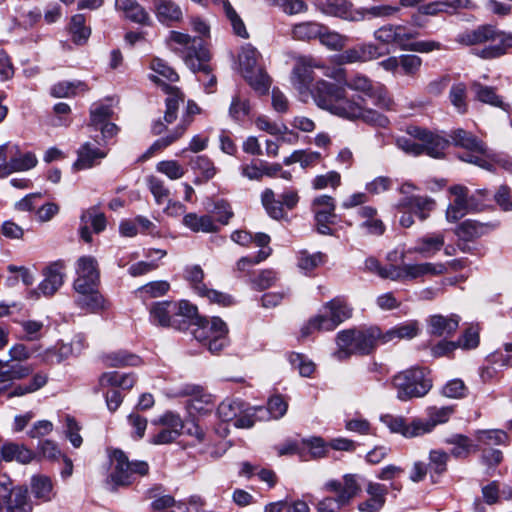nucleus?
I'll return each mask as SVG.
<instances>
[{
	"instance_id": "f257e3e1",
	"label": "nucleus",
	"mask_w": 512,
	"mask_h": 512,
	"mask_svg": "<svg viewBox=\"0 0 512 512\" xmlns=\"http://www.w3.org/2000/svg\"><path fill=\"white\" fill-rule=\"evenodd\" d=\"M324 64L312 56H297L290 75V83L302 102L311 98L314 104L336 117L355 120L369 116L362 98H348L343 86L325 79L315 80L314 69H322Z\"/></svg>"
},
{
	"instance_id": "f03ea898",
	"label": "nucleus",
	"mask_w": 512,
	"mask_h": 512,
	"mask_svg": "<svg viewBox=\"0 0 512 512\" xmlns=\"http://www.w3.org/2000/svg\"><path fill=\"white\" fill-rule=\"evenodd\" d=\"M74 289L77 305L90 312L106 309L108 302L98 291L99 270L97 260L92 256H82L76 263Z\"/></svg>"
},
{
	"instance_id": "7ed1b4c3",
	"label": "nucleus",
	"mask_w": 512,
	"mask_h": 512,
	"mask_svg": "<svg viewBox=\"0 0 512 512\" xmlns=\"http://www.w3.org/2000/svg\"><path fill=\"white\" fill-rule=\"evenodd\" d=\"M337 84L344 87L348 98H362L364 106L369 112V116L359 117L354 121L363 120L365 122L377 123L379 125H384V123H386V118L368 108L366 103V99L368 98L379 108H389L391 105V99L389 98L387 89L383 84L374 82L362 73H356L343 83L338 82Z\"/></svg>"
},
{
	"instance_id": "20e7f679",
	"label": "nucleus",
	"mask_w": 512,
	"mask_h": 512,
	"mask_svg": "<svg viewBox=\"0 0 512 512\" xmlns=\"http://www.w3.org/2000/svg\"><path fill=\"white\" fill-rule=\"evenodd\" d=\"M457 41L468 46H483L476 49L475 54L483 59H493L506 54L512 48V33L484 25L459 34Z\"/></svg>"
},
{
	"instance_id": "39448f33",
	"label": "nucleus",
	"mask_w": 512,
	"mask_h": 512,
	"mask_svg": "<svg viewBox=\"0 0 512 512\" xmlns=\"http://www.w3.org/2000/svg\"><path fill=\"white\" fill-rule=\"evenodd\" d=\"M198 318V309L187 300L158 301L149 308V320L153 325L185 329Z\"/></svg>"
},
{
	"instance_id": "423d86ee",
	"label": "nucleus",
	"mask_w": 512,
	"mask_h": 512,
	"mask_svg": "<svg viewBox=\"0 0 512 512\" xmlns=\"http://www.w3.org/2000/svg\"><path fill=\"white\" fill-rule=\"evenodd\" d=\"M166 42L171 51L178 55L193 73L202 68V62H208L210 59L209 51L201 41L187 33L172 30Z\"/></svg>"
},
{
	"instance_id": "0eeeda50",
	"label": "nucleus",
	"mask_w": 512,
	"mask_h": 512,
	"mask_svg": "<svg viewBox=\"0 0 512 512\" xmlns=\"http://www.w3.org/2000/svg\"><path fill=\"white\" fill-rule=\"evenodd\" d=\"M429 370L413 367L393 376L392 385L397 390V398L407 401L412 398L424 397L432 388Z\"/></svg>"
},
{
	"instance_id": "6e6552de",
	"label": "nucleus",
	"mask_w": 512,
	"mask_h": 512,
	"mask_svg": "<svg viewBox=\"0 0 512 512\" xmlns=\"http://www.w3.org/2000/svg\"><path fill=\"white\" fill-rule=\"evenodd\" d=\"M449 192L452 200L446 209V220L450 223L457 222L469 212L482 210L488 196L486 189L477 190L475 194L468 196V188L463 185H453Z\"/></svg>"
},
{
	"instance_id": "1a4fd4ad",
	"label": "nucleus",
	"mask_w": 512,
	"mask_h": 512,
	"mask_svg": "<svg viewBox=\"0 0 512 512\" xmlns=\"http://www.w3.org/2000/svg\"><path fill=\"white\" fill-rule=\"evenodd\" d=\"M109 460L108 483L115 487L129 485L138 476H144L149 471V466L145 461L130 462L123 451L118 449L110 451Z\"/></svg>"
},
{
	"instance_id": "9d476101",
	"label": "nucleus",
	"mask_w": 512,
	"mask_h": 512,
	"mask_svg": "<svg viewBox=\"0 0 512 512\" xmlns=\"http://www.w3.org/2000/svg\"><path fill=\"white\" fill-rule=\"evenodd\" d=\"M192 334L211 353L220 352L229 342L228 327L219 317L197 319Z\"/></svg>"
},
{
	"instance_id": "9b49d317",
	"label": "nucleus",
	"mask_w": 512,
	"mask_h": 512,
	"mask_svg": "<svg viewBox=\"0 0 512 512\" xmlns=\"http://www.w3.org/2000/svg\"><path fill=\"white\" fill-rule=\"evenodd\" d=\"M259 52L251 45L242 47L239 53L240 72L248 84L259 94H266L271 86V79L258 65Z\"/></svg>"
},
{
	"instance_id": "f8f14e48",
	"label": "nucleus",
	"mask_w": 512,
	"mask_h": 512,
	"mask_svg": "<svg viewBox=\"0 0 512 512\" xmlns=\"http://www.w3.org/2000/svg\"><path fill=\"white\" fill-rule=\"evenodd\" d=\"M436 207V202L429 196L411 195L401 197L395 209L401 213L399 223L404 228H409L414 224L413 214L421 221L430 217V214Z\"/></svg>"
},
{
	"instance_id": "ddd939ff",
	"label": "nucleus",
	"mask_w": 512,
	"mask_h": 512,
	"mask_svg": "<svg viewBox=\"0 0 512 512\" xmlns=\"http://www.w3.org/2000/svg\"><path fill=\"white\" fill-rule=\"evenodd\" d=\"M33 507L23 487L13 488L7 475H0V512H32Z\"/></svg>"
},
{
	"instance_id": "4468645a",
	"label": "nucleus",
	"mask_w": 512,
	"mask_h": 512,
	"mask_svg": "<svg viewBox=\"0 0 512 512\" xmlns=\"http://www.w3.org/2000/svg\"><path fill=\"white\" fill-rule=\"evenodd\" d=\"M183 277L199 296L207 298L210 302L224 307L234 303L232 296L206 286L203 282L204 271L200 265H187L183 270Z\"/></svg>"
},
{
	"instance_id": "2eb2a0df",
	"label": "nucleus",
	"mask_w": 512,
	"mask_h": 512,
	"mask_svg": "<svg viewBox=\"0 0 512 512\" xmlns=\"http://www.w3.org/2000/svg\"><path fill=\"white\" fill-rule=\"evenodd\" d=\"M153 425L158 426V431L149 439V443L153 445H166L174 442L185 428L181 416L172 411L163 413L153 422Z\"/></svg>"
},
{
	"instance_id": "dca6fc26",
	"label": "nucleus",
	"mask_w": 512,
	"mask_h": 512,
	"mask_svg": "<svg viewBox=\"0 0 512 512\" xmlns=\"http://www.w3.org/2000/svg\"><path fill=\"white\" fill-rule=\"evenodd\" d=\"M336 202L332 196L320 195L313 199L311 210L314 215L315 227L322 235H332V225L336 223Z\"/></svg>"
},
{
	"instance_id": "f3484780",
	"label": "nucleus",
	"mask_w": 512,
	"mask_h": 512,
	"mask_svg": "<svg viewBox=\"0 0 512 512\" xmlns=\"http://www.w3.org/2000/svg\"><path fill=\"white\" fill-rule=\"evenodd\" d=\"M392 271V281L406 282L443 274L446 271V267L443 263L423 262L403 264L401 266L394 265Z\"/></svg>"
},
{
	"instance_id": "a211bd4d",
	"label": "nucleus",
	"mask_w": 512,
	"mask_h": 512,
	"mask_svg": "<svg viewBox=\"0 0 512 512\" xmlns=\"http://www.w3.org/2000/svg\"><path fill=\"white\" fill-rule=\"evenodd\" d=\"M450 137L455 146L462 147L476 154L470 155L467 158L461 157L463 161L473 163L484 169H490V164L479 156L487 154L486 145L480 139L463 129L453 131Z\"/></svg>"
},
{
	"instance_id": "6ab92c4d",
	"label": "nucleus",
	"mask_w": 512,
	"mask_h": 512,
	"mask_svg": "<svg viewBox=\"0 0 512 512\" xmlns=\"http://www.w3.org/2000/svg\"><path fill=\"white\" fill-rule=\"evenodd\" d=\"M323 490L335 493L338 501L347 506L362 491L361 477L357 474H345L342 480L331 479L326 481Z\"/></svg>"
},
{
	"instance_id": "aec40b11",
	"label": "nucleus",
	"mask_w": 512,
	"mask_h": 512,
	"mask_svg": "<svg viewBox=\"0 0 512 512\" xmlns=\"http://www.w3.org/2000/svg\"><path fill=\"white\" fill-rule=\"evenodd\" d=\"M173 397H189L188 407L197 413H206L213 409L214 399L202 386L183 384L172 392Z\"/></svg>"
},
{
	"instance_id": "412c9836",
	"label": "nucleus",
	"mask_w": 512,
	"mask_h": 512,
	"mask_svg": "<svg viewBox=\"0 0 512 512\" xmlns=\"http://www.w3.org/2000/svg\"><path fill=\"white\" fill-rule=\"evenodd\" d=\"M321 13L330 17H337L345 21L360 22L364 20V11L356 8L348 0H321L318 3Z\"/></svg>"
},
{
	"instance_id": "4be33fe9",
	"label": "nucleus",
	"mask_w": 512,
	"mask_h": 512,
	"mask_svg": "<svg viewBox=\"0 0 512 512\" xmlns=\"http://www.w3.org/2000/svg\"><path fill=\"white\" fill-rule=\"evenodd\" d=\"M396 45L403 51L429 53L441 49V43L434 40L412 41L417 32L408 31L403 25H396Z\"/></svg>"
},
{
	"instance_id": "5701e85b",
	"label": "nucleus",
	"mask_w": 512,
	"mask_h": 512,
	"mask_svg": "<svg viewBox=\"0 0 512 512\" xmlns=\"http://www.w3.org/2000/svg\"><path fill=\"white\" fill-rule=\"evenodd\" d=\"M407 133L419 141L423 145V153H427L434 158H440L444 155V150L448 147V140L438 134H433L425 129L417 126H411L407 129Z\"/></svg>"
},
{
	"instance_id": "b1692460",
	"label": "nucleus",
	"mask_w": 512,
	"mask_h": 512,
	"mask_svg": "<svg viewBox=\"0 0 512 512\" xmlns=\"http://www.w3.org/2000/svg\"><path fill=\"white\" fill-rule=\"evenodd\" d=\"M108 154L105 146L94 142H85L77 151V159L73 164L75 170H85L99 164Z\"/></svg>"
},
{
	"instance_id": "393cba45",
	"label": "nucleus",
	"mask_w": 512,
	"mask_h": 512,
	"mask_svg": "<svg viewBox=\"0 0 512 512\" xmlns=\"http://www.w3.org/2000/svg\"><path fill=\"white\" fill-rule=\"evenodd\" d=\"M43 275L44 279L37 289L30 292L31 297L38 298L40 295L52 296L63 284V265L57 262L53 263L46 267Z\"/></svg>"
},
{
	"instance_id": "a878e982",
	"label": "nucleus",
	"mask_w": 512,
	"mask_h": 512,
	"mask_svg": "<svg viewBox=\"0 0 512 512\" xmlns=\"http://www.w3.org/2000/svg\"><path fill=\"white\" fill-rule=\"evenodd\" d=\"M383 55L380 48L374 43H362L345 50L340 56L342 64L366 63L376 60Z\"/></svg>"
},
{
	"instance_id": "bb28decb",
	"label": "nucleus",
	"mask_w": 512,
	"mask_h": 512,
	"mask_svg": "<svg viewBox=\"0 0 512 512\" xmlns=\"http://www.w3.org/2000/svg\"><path fill=\"white\" fill-rule=\"evenodd\" d=\"M335 342L337 348L333 352V357L339 361H344L353 354H360L357 329L339 331L336 335Z\"/></svg>"
},
{
	"instance_id": "cd10ccee",
	"label": "nucleus",
	"mask_w": 512,
	"mask_h": 512,
	"mask_svg": "<svg viewBox=\"0 0 512 512\" xmlns=\"http://www.w3.org/2000/svg\"><path fill=\"white\" fill-rule=\"evenodd\" d=\"M366 493L369 498L357 505L359 512H380L386 502L388 488L378 482H368L366 485Z\"/></svg>"
},
{
	"instance_id": "c85d7f7f",
	"label": "nucleus",
	"mask_w": 512,
	"mask_h": 512,
	"mask_svg": "<svg viewBox=\"0 0 512 512\" xmlns=\"http://www.w3.org/2000/svg\"><path fill=\"white\" fill-rule=\"evenodd\" d=\"M427 419H418L421 435L430 433L437 425L449 421L454 414V406H430L426 409Z\"/></svg>"
},
{
	"instance_id": "c756f323",
	"label": "nucleus",
	"mask_w": 512,
	"mask_h": 512,
	"mask_svg": "<svg viewBox=\"0 0 512 512\" xmlns=\"http://www.w3.org/2000/svg\"><path fill=\"white\" fill-rule=\"evenodd\" d=\"M445 237L442 232L429 234L419 238L413 247L406 250L407 254H419L423 258H431L444 246Z\"/></svg>"
},
{
	"instance_id": "7c9ffc66",
	"label": "nucleus",
	"mask_w": 512,
	"mask_h": 512,
	"mask_svg": "<svg viewBox=\"0 0 512 512\" xmlns=\"http://www.w3.org/2000/svg\"><path fill=\"white\" fill-rule=\"evenodd\" d=\"M459 321L457 315H432L427 319V332L435 337L450 336L457 330Z\"/></svg>"
},
{
	"instance_id": "2f4dec72",
	"label": "nucleus",
	"mask_w": 512,
	"mask_h": 512,
	"mask_svg": "<svg viewBox=\"0 0 512 512\" xmlns=\"http://www.w3.org/2000/svg\"><path fill=\"white\" fill-rule=\"evenodd\" d=\"M91 225L95 233H100L106 228V218L104 214L99 213L96 209L91 208L84 211L80 218V237L87 243L92 242V234L89 230Z\"/></svg>"
},
{
	"instance_id": "473e14b6",
	"label": "nucleus",
	"mask_w": 512,
	"mask_h": 512,
	"mask_svg": "<svg viewBox=\"0 0 512 512\" xmlns=\"http://www.w3.org/2000/svg\"><path fill=\"white\" fill-rule=\"evenodd\" d=\"M115 6L123 16L140 25L150 26L152 19L148 11L140 5L136 0H116Z\"/></svg>"
},
{
	"instance_id": "72a5a7b5",
	"label": "nucleus",
	"mask_w": 512,
	"mask_h": 512,
	"mask_svg": "<svg viewBox=\"0 0 512 512\" xmlns=\"http://www.w3.org/2000/svg\"><path fill=\"white\" fill-rule=\"evenodd\" d=\"M153 8L157 20L166 26H171L183 18L181 7L172 0H155Z\"/></svg>"
},
{
	"instance_id": "f704fd0d",
	"label": "nucleus",
	"mask_w": 512,
	"mask_h": 512,
	"mask_svg": "<svg viewBox=\"0 0 512 512\" xmlns=\"http://www.w3.org/2000/svg\"><path fill=\"white\" fill-rule=\"evenodd\" d=\"M384 336L385 332H383L378 326H371L365 329H357L360 354H369L378 345L387 344V342H384Z\"/></svg>"
},
{
	"instance_id": "c9c22d12",
	"label": "nucleus",
	"mask_w": 512,
	"mask_h": 512,
	"mask_svg": "<svg viewBox=\"0 0 512 512\" xmlns=\"http://www.w3.org/2000/svg\"><path fill=\"white\" fill-rule=\"evenodd\" d=\"M470 0H443L421 4L418 13L426 16H437L440 13H452L459 8L470 7Z\"/></svg>"
},
{
	"instance_id": "e433bc0d",
	"label": "nucleus",
	"mask_w": 512,
	"mask_h": 512,
	"mask_svg": "<svg viewBox=\"0 0 512 512\" xmlns=\"http://www.w3.org/2000/svg\"><path fill=\"white\" fill-rule=\"evenodd\" d=\"M182 224L194 233H215L219 231V225L207 214L187 213L183 216Z\"/></svg>"
},
{
	"instance_id": "4c0bfd02",
	"label": "nucleus",
	"mask_w": 512,
	"mask_h": 512,
	"mask_svg": "<svg viewBox=\"0 0 512 512\" xmlns=\"http://www.w3.org/2000/svg\"><path fill=\"white\" fill-rule=\"evenodd\" d=\"M421 327L417 320H408L402 322L385 331L384 342H397L400 340H410L420 333Z\"/></svg>"
},
{
	"instance_id": "58836bf2",
	"label": "nucleus",
	"mask_w": 512,
	"mask_h": 512,
	"mask_svg": "<svg viewBox=\"0 0 512 512\" xmlns=\"http://www.w3.org/2000/svg\"><path fill=\"white\" fill-rule=\"evenodd\" d=\"M337 328L328 312H324V307L319 313L309 318V320L301 328V336L307 337L315 332H329Z\"/></svg>"
},
{
	"instance_id": "ea45409f",
	"label": "nucleus",
	"mask_w": 512,
	"mask_h": 512,
	"mask_svg": "<svg viewBox=\"0 0 512 512\" xmlns=\"http://www.w3.org/2000/svg\"><path fill=\"white\" fill-rule=\"evenodd\" d=\"M30 486L33 497L41 503L50 502L56 496L52 481L47 476L34 475L31 478Z\"/></svg>"
},
{
	"instance_id": "a19ab883",
	"label": "nucleus",
	"mask_w": 512,
	"mask_h": 512,
	"mask_svg": "<svg viewBox=\"0 0 512 512\" xmlns=\"http://www.w3.org/2000/svg\"><path fill=\"white\" fill-rule=\"evenodd\" d=\"M323 307L324 312H328L330 318L337 327L352 316V307L345 299L340 297L333 298L326 302Z\"/></svg>"
},
{
	"instance_id": "79ce46f5",
	"label": "nucleus",
	"mask_w": 512,
	"mask_h": 512,
	"mask_svg": "<svg viewBox=\"0 0 512 512\" xmlns=\"http://www.w3.org/2000/svg\"><path fill=\"white\" fill-rule=\"evenodd\" d=\"M163 89L168 95L165 100L166 110L164 120L167 124H171L176 120L178 108L184 103L185 97L180 89L175 86L163 85Z\"/></svg>"
},
{
	"instance_id": "37998d69",
	"label": "nucleus",
	"mask_w": 512,
	"mask_h": 512,
	"mask_svg": "<svg viewBox=\"0 0 512 512\" xmlns=\"http://www.w3.org/2000/svg\"><path fill=\"white\" fill-rule=\"evenodd\" d=\"M13 156H10V175L16 172H25L36 167L37 156L31 151L22 152L18 145L14 144Z\"/></svg>"
},
{
	"instance_id": "c03bdc74",
	"label": "nucleus",
	"mask_w": 512,
	"mask_h": 512,
	"mask_svg": "<svg viewBox=\"0 0 512 512\" xmlns=\"http://www.w3.org/2000/svg\"><path fill=\"white\" fill-rule=\"evenodd\" d=\"M1 457L6 462L16 461L27 464L33 459L34 454L22 444L9 442L2 446Z\"/></svg>"
},
{
	"instance_id": "a18cd8bd",
	"label": "nucleus",
	"mask_w": 512,
	"mask_h": 512,
	"mask_svg": "<svg viewBox=\"0 0 512 512\" xmlns=\"http://www.w3.org/2000/svg\"><path fill=\"white\" fill-rule=\"evenodd\" d=\"M136 382L134 374H121L117 371L103 373L99 378V386L106 387H120L122 389H131Z\"/></svg>"
},
{
	"instance_id": "49530a36",
	"label": "nucleus",
	"mask_w": 512,
	"mask_h": 512,
	"mask_svg": "<svg viewBox=\"0 0 512 512\" xmlns=\"http://www.w3.org/2000/svg\"><path fill=\"white\" fill-rule=\"evenodd\" d=\"M482 496L484 501L489 504H495L500 500H511L512 499V486H504L500 489V483L498 481H492L482 488Z\"/></svg>"
},
{
	"instance_id": "de8ad7c7",
	"label": "nucleus",
	"mask_w": 512,
	"mask_h": 512,
	"mask_svg": "<svg viewBox=\"0 0 512 512\" xmlns=\"http://www.w3.org/2000/svg\"><path fill=\"white\" fill-rule=\"evenodd\" d=\"M47 381L48 376L46 373L37 372L32 376L28 383L19 384L13 387V389L8 393V398L20 397L34 393L44 387Z\"/></svg>"
},
{
	"instance_id": "09e8293b",
	"label": "nucleus",
	"mask_w": 512,
	"mask_h": 512,
	"mask_svg": "<svg viewBox=\"0 0 512 512\" xmlns=\"http://www.w3.org/2000/svg\"><path fill=\"white\" fill-rule=\"evenodd\" d=\"M33 368L30 365L14 364L9 366L0 361V384L22 380L29 376Z\"/></svg>"
},
{
	"instance_id": "8fccbe9b",
	"label": "nucleus",
	"mask_w": 512,
	"mask_h": 512,
	"mask_svg": "<svg viewBox=\"0 0 512 512\" xmlns=\"http://www.w3.org/2000/svg\"><path fill=\"white\" fill-rule=\"evenodd\" d=\"M170 290L169 282L165 280L151 281L135 291L136 297L142 301H147L152 298L162 297Z\"/></svg>"
},
{
	"instance_id": "3c124183",
	"label": "nucleus",
	"mask_w": 512,
	"mask_h": 512,
	"mask_svg": "<svg viewBox=\"0 0 512 512\" xmlns=\"http://www.w3.org/2000/svg\"><path fill=\"white\" fill-rule=\"evenodd\" d=\"M149 67L155 73L150 75L149 78L155 83L160 81V77L170 82H176L179 80V75L176 71L161 58L154 57L150 61Z\"/></svg>"
},
{
	"instance_id": "603ef678",
	"label": "nucleus",
	"mask_w": 512,
	"mask_h": 512,
	"mask_svg": "<svg viewBox=\"0 0 512 512\" xmlns=\"http://www.w3.org/2000/svg\"><path fill=\"white\" fill-rule=\"evenodd\" d=\"M326 259V255L322 252H315L310 254L307 251H300L297 257V265L303 273L309 275L315 269L324 265Z\"/></svg>"
},
{
	"instance_id": "864d4df0",
	"label": "nucleus",
	"mask_w": 512,
	"mask_h": 512,
	"mask_svg": "<svg viewBox=\"0 0 512 512\" xmlns=\"http://www.w3.org/2000/svg\"><path fill=\"white\" fill-rule=\"evenodd\" d=\"M472 89L475 93V97L482 103L501 108L503 110L506 109V104L503 102L501 96H499L495 89L489 86H484L480 83H474L472 85Z\"/></svg>"
},
{
	"instance_id": "5fc2aeb1",
	"label": "nucleus",
	"mask_w": 512,
	"mask_h": 512,
	"mask_svg": "<svg viewBox=\"0 0 512 512\" xmlns=\"http://www.w3.org/2000/svg\"><path fill=\"white\" fill-rule=\"evenodd\" d=\"M88 90L87 85L81 81H61L51 88V94L57 98H65L82 94Z\"/></svg>"
},
{
	"instance_id": "6e6d98bb",
	"label": "nucleus",
	"mask_w": 512,
	"mask_h": 512,
	"mask_svg": "<svg viewBox=\"0 0 512 512\" xmlns=\"http://www.w3.org/2000/svg\"><path fill=\"white\" fill-rule=\"evenodd\" d=\"M447 443L453 446L450 453L455 458H466L477 450V446L467 436L460 434L447 439Z\"/></svg>"
},
{
	"instance_id": "4d7b16f0",
	"label": "nucleus",
	"mask_w": 512,
	"mask_h": 512,
	"mask_svg": "<svg viewBox=\"0 0 512 512\" xmlns=\"http://www.w3.org/2000/svg\"><path fill=\"white\" fill-rule=\"evenodd\" d=\"M288 404L287 402L279 395L272 396L269 398L267 403V408L265 413L258 416L260 421L270 420V419H279L283 417L287 412Z\"/></svg>"
},
{
	"instance_id": "13d9d810",
	"label": "nucleus",
	"mask_w": 512,
	"mask_h": 512,
	"mask_svg": "<svg viewBox=\"0 0 512 512\" xmlns=\"http://www.w3.org/2000/svg\"><path fill=\"white\" fill-rule=\"evenodd\" d=\"M216 3L222 4L225 15L232 26L233 32L241 38H248L249 34L246 26L236 10L232 7L231 3L228 0H218Z\"/></svg>"
},
{
	"instance_id": "bf43d9fd",
	"label": "nucleus",
	"mask_w": 512,
	"mask_h": 512,
	"mask_svg": "<svg viewBox=\"0 0 512 512\" xmlns=\"http://www.w3.org/2000/svg\"><path fill=\"white\" fill-rule=\"evenodd\" d=\"M261 202L266 212L273 219H281L284 217V207L281 201L275 199L272 189L266 188L261 193Z\"/></svg>"
},
{
	"instance_id": "052dcab7",
	"label": "nucleus",
	"mask_w": 512,
	"mask_h": 512,
	"mask_svg": "<svg viewBox=\"0 0 512 512\" xmlns=\"http://www.w3.org/2000/svg\"><path fill=\"white\" fill-rule=\"evenodd\" d=\"M319 41L328 49L339 51L348 43V37L336 31L329 30L328 27L323 25V31L320 34Z\"/></svg>"
},
{
	"instance_id": "680f3d73",
	"label": "nucleus",
	"mask_w": 512,
	"mask_h": 512,
	"mask_svg": "<svg viewBox=\"0 0 512 512\" xmlns=\"http://www.w3.org/2000/svg\"><path fill=\"white\" fill-rule=\"evenodd\" d=\"M323 24L317 22H302L293 27V36L298 40H311L320 37Z\"/></svg>"
},
{
	"instance_id": "e2e57ef3",
	"label": "nucleus",
	"mask_w": 512,
	"mask_h": 512,
	"mask_svg": "<svg viewBox=\"0 0 512 512\" xmlns=\"http://www.w3.org/2000/svg\"><path fill=\"white\" fill-rule=\"evenodd\" d=\"M105 363L110 367L138 366L141 364V359L137 355L126 351H118L107 354Z\"/></svg>"
},
{
	"instance_id": "0e129e2a",
	"label": "nucleus",
	"mask_w": 512,
	"mask_h": 512,
	"mask_svg": "<svg viewBox=\"0 0 512 512\" xmlns=\"http://www.w3.org/2000/svg\"><path fill=\"white\" fill-rule=\"evenodd\" d=\"M70 32L73 41L77 44L85 43L91 34V29L85 26V17L83 14H76L71 18Z\"/></svg>"
},
{
	"instance_id": "69168bd1",
	"label": "nucleus",
	"mask_w": 512,
	"mask_h": 512,
	"mask_svg": "<svg viewBox=\"0 0 512 512\" xmlns=\"http://www.w3.org/2000/svg\"><path fill=\"white\" fill-rule=\"evenodd\" d=\"M242 411V401L225 400L219 404L217 408V415L224 422H236V417H238Z\"/></svg>"
},
{
	"instance_id": "338daca9",
	"label": "nucleus",
	"mask_w": 512,
	"mask_h": 512,
	"mask_svg": "<svg viewBox=\"0 0 512 512\" xmlns=\"http://www.w3.org/2000/svg\"><path fill=\"white\" fill-rule=\"evenodd\" d=\"M156 171L173 181L181 179L186 173L185 167L177 160H163L158 162Z\"/></svg>"
},
{
	"instance_id": "774afa93",
	"label": "nucleus",
	"mask_w": 512,
	"mask_h": 512,
	"mask_svg": "<svg viewBox=\"0 0 512 512\" xmlns=\"http://www.w3.org/2000/svg\"><path fill=\"white\" fill-rule=\"evenodd\" d=\"M191 167L194 171L200 173L205 181L212 179L217 173L213 161L205 155L196 156L192 159Z\"/></svg>"
}]
</instances>
